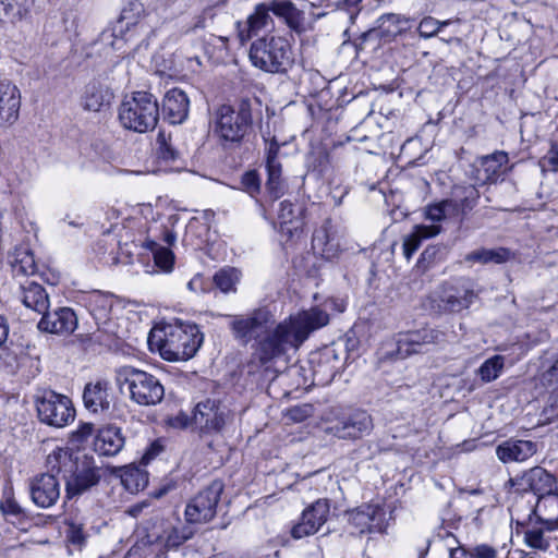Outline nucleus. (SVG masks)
I'll return each instance as SVG.
<instances>
[{
  "instance_id": "nucleus-1",
  "label": "nucleus",
  "mask_w": 558,
  "mask_h": 558,
  "mask_svg": "<svg viewBox=\"0 0 558 558\" xmlns=\"http://www.w3.org/2000/svg\"><path fill=\"white\" fill-rule=\"evenodd\" d=\"M275 315L267 307L255 308L245 315L231 317L230 328L235 339L248 343L257 341L254 352L247 362V373L272 372L277 360L281 359L289 348H299L311 332L326 326L329 315L319 307L302 311L275 326Z\"/></svg>"
},
{
  "instance_id": "nucleus-2",
  "label": "nucleus",
  "mask_w": 558,
  "mask_h": 558,
  "mask_svg": "<svg viewBox=\"0 0 558 558\" xmlns=\"http://www.w3.org/2000/svg\"><path fill=\"white\" fill-rule=\"evenodd\" d=\"M46 464L51 472L62 474L69 498L97 485L101 476L93 457L82 454L73 458L69 450L62 448L52 451Z\"/></svg>"
},
{
  "instance_id": "nucleus-3",
  "label": "nucleus",
  "mask_w": 558,
  "mask_h": 558,
  "mask_svg": "<svg viewBox=\"0 0 558 558\" xmlns=\"http://www.w3.org/2000/svg\"><path fill=\"white\" fill-rule=\"evenodd\" d=\"M203 339L195 324L180 323L154 328L149 332L148 344L167 361H186L196 354Z\"/></svg>"
},
{
  "instance_id": "nucleus-4",
  "label": "nucleus",
  "mask_w": 558,
  "mask_h": 558,
  "mask_svg": "<svg viewBox=\"0 0 558 558\" xmlns=\"http://www.w3.org/2000/svg\"><path fill=\"white\" fill-rule=\"evenodd\" d=\"M252 64L267 73L287 74L294 64L292 46L282 36H263L251 44Z\"/></svg>"
},
{
  "instance_id": "nucleus-5",
  "label": "nucleus",
  "mask_w": 558,
  "mask_h": 558,
  "mask_svg": "<svg viewBox=\"0 0 558 558\" xmlns=\"http://www.w3.org/2000/svg\"><path fill=\"white\" fill-rule=\"evenodd\" d=\"M116 383L121 392H128L130 400L141 407L157 405L165 397V387L155 375L133 366L118 368Z\"/></svg>"
},
{
  "instance_id": "nucleus-6",
  "label": "nucleus",
  "mask_w": 558,
  "mask_h": 558,
  "mask_svg": "<svg viewBox=\"0 0 558 558\" xmlns=\"http://www.w3.org/2000/svg\"><path fill=\"white\" fill-rule=\"evenodd\" d=\"M159 119L157 99L147 92H135L119 108V120L124 129L145 133L155 129Z\"/></svg>"
},
{
  "instance_id": "nucleus-7",
  "label": "nucleus",
  "mask_w": 558,
  "mask_h": 558,
  "mask_svg": "<svg viewBox=\"0 0 558 558\" xmlns=\"http://www.w3.org/2000/svg\"><path fill=\"white\" fill-rule=\"evenodd\" d=\"M252 128V109L246 101H242L236 108L221 105L215 111L214 132L225 145L241 144Z\"/></svg>"
},
{
  "instance_id": "nucleus-8",
  "label": "nucleus",
  "mask_w": 558,
  "mask_h": 558,
  "mask_svg": "<svg viewBox=\"0 0 558 558\" xmlns=\"http://www.w3.org/2000/svg\"><path fill=\"white\" fill-rule=\"evenodd\" d=\"M35 401L40 422L49 426L61 428L75 417L72 401L64 395L45 389L36 396Z\"/></svg>"
},
{
  "instance_id": "nucleus-9",
  "label": "nucleus",
  "mask_w": 558,
  "mask_h": 558,
  "mask_svg": "<svg viewBox=\"0 0 558 558\" xmlns=\"http://www.w3.org/2000/svg\"><path fill=\"white\" fill-rule=\"evenodd\" d=\"M233 420V413L228 405L217 399H206L198 402L193 412L192 421L203 435L219 434Z\"/></svg>"
},
{
  "instance_id": "nucleus-10",
  "label": "nucleus",
  "mask_w": 558,
  "mask_h": 558,
  "mask_svg": "<svg viewBox=\"0 0 558 558\" xmlns=\"http://www.w3.org/2000/svg\"><path fill=\"white\" fill-rule=\"evenodd\" d=\"M222 481L215 480L199 490L186 505L184 515L190 524H204L211 521L223 492Z\"/></svg>"
},
{
  "instance_id": "nucleus-11",
  "label": "nucleus",
  "mask_w": 558,
  "mask_h": 558,
  "mask_svg": "<svg viewBox=\"0 0 558 558\" xmlns=\"http://www.w3.org/2000/svg\"><path fill=\"white\" fill-rule=\"evenodd\" d=\"M447 341L442 330L424 327L399 333L396 341V352L391 355L396 360H403L412 354H421L429 351L430 345H440Z\"/></svg>"
},
{
  "instance_id": "nucleus-12",
  "label": "nucleus",
  "mask_w": 558,
  "mask_h": 558,
  "mask_svg": "<svg viewBox=\"0 0 558 558\" xmlns=\"http://www.w3.org/2000/svg\"><path fill=\"white\" fill-rule=\"evenodd\" d=\"M344 352L336 344L327 345L318 352L312 353L310 359L313 380L316 385L325 386L332 381L342 368Z\"/></svg>"
},
{
  "instance_id": "nucleus-13",
  "label": "nucleus",
  "mask_w": 558,
  "mask_h": 558,
  "mask_svg": "<svg viewBox=\"0 0 558 558\" xmlns=\"http://www.w3.org/2000/svg\"><path fill=\"white\" fill-rule=\"evenodd\" d=\"M475 299H477V292L470 278H458L440 287L439 300L445 311L461 312L469 308Z\"/></svg>"
},
{
  "instance_id": "nucleus-14",
  "label": "nucleus",
  "mask_w": 558,
  "mask_h": 558,
  "mask_svg": "<svg viewBox=\"0 0 558 558\" xmlns=\"http://www.w3.org/2000/svg\"><path fill=\"white\" fill-rule=\"evenodd\" d=\"M330 512L328 499H318L302 512L301 520L292 527L291 535L300 539L314 535L327 522Z\"/></svg>"
},
{
  "instance_id": "nucleus-15",
  "label": "nucleus",
  "mask_w": 558,
  "mask_h": 558,
  "mask_svg": "<svg viewBox=\"0 0 558 558\" xmlns=\"http://www.w3.org/2000/svg\"><path fill=\"white\" fill-rule=\"evenodd\" d=\"M509 482L524 493H532L534 500L556 489L555 476L542 466H534L525 471L520 477L511 478Z\"/></svg>"
},
{
  "instance_id": "nucleus-16",
  "label": "nucleus",
  "mask_w": 558,
  "mask_h": 558,
  "mask_svg": "<svg viewBox=\"0 0 558 558\" xmlns=\"http://www.w3.org/2000/svg\"><path fill=\"white\" fill-rule=\"evenodd\" d=\"M57 472L48 469L47 473L34 476L29 482L32 501L39 508H49L60 498V482Z\"/></svg>"
},
{
  "instance_id": "nucleus-17",
  "label": "nucleus",
  "mask_w": 558,
  "mask_h": 558,
  "mask_svg": "<svg viewBox=\"0 0 558 558\" xmlns=\"http://www.w3.org/2000/svg\"><path fill=\"white\" fill-rule=\"evenodd\" d=\"M41 315L37 327L43 332L69 336L77 327V316L70 307H58L53 311L48 308Z\"/></svg>"
},
{
  "instance_id": "nucleus-18",
  "label": "nucleus",
  "mask_w": 558,
  "mask_h": 558,
  "mask_svg": "<svg viewBox=\"0 0 558 558\" xmlns=\"http://www.w3.org/2000/svg\"><path fill=\"white\" fill-rule=\"evenodd\" d=\"M349 521L360 533H384L386 512L378 505H362L349 513Z\"/></svg>"
},
{
  "instance_id": "nucleus-19",
  "label": "nucleus",
  "mask_w": 558,
  "mask_h": 558,
  "mask_svg": "<svg viewBox=\"0 0 558 558\" xmlns=\"http://www.w3.org/2000/svg\"><path fill=\"white\" fill-rule=\"evenodd\" d=\"M372 429V417L365 411H355L328 427L329 433L340 439H357L369 434Z\"/></svg>"
},
{
  "instance_id": "nucleus-20",
  "label": "nucleus",
  "mask_w": 558,
  "mask_h": 558,
  "mask_svg": "<svg viewBox=\"0 0 558 558\" xmlns=\"http://www.w3.org/2000/svg\"><path fill=\"white\" fill-rule=\"evenodd\" d=\"M535 519V524H543L547 531L558 527V493L553 492L535 499V505L530 508V513Z\"/></svg>"
},
{
  "instance_id": "nucleus-21",
  "label": "nucleus",
  "mask_w": 558,
  "mask_h": 558,
  "mask_svg": "<svg viewBox=\"0 0 558 558\" xmlns=\"http://www.w3.org/2000/svg\"><path fill=\"white\" fill-rule=\"evenodd\" d=\"M312 247L315 253L319 254L327 260H331L338 256L340 252V243L330 220H326L314 231Z\"/></svg>"
},
{
  "instance_id": "nucleus-22",
  "label": "nucleus",
  "mask_w": 558,
  "mask_h": 558,
  "mask_svg": "<svg viewBox=\"0 0 558 558\" xmlns=\"http://www.w3.org/2000/svg\"><path fill=\"white\" fill-rule=\"evenodd\" d=\"M536 451V442L511 438L497 446L496 456L504 463L523 462L534 456Z\"/></svg>"
},
{
  "instance_id": "nucleus-23",
  "label": "nucleus",
  "mask_w": 558,
  "mask_h": 558,
  "mask_svg": "<svg viewBox=\"0 0 558 558\" xmlns=\"http://www.w3.org/2000/svg\"><path fill=\"white\" fill-rule=\"evenodd\" d=\"M162 110L166 119L172 124H180L186 120L190 110V99L181 88H172L163 98Z\"/></svg>"
},
{
  "instance_id": "nucleus-24",
  "label": "nucleus",
  "mask_w": 558,
  "mask_h": 558,
  "mask_svg": "<svg viewBox=\"0 0 558 558\" xmlns=\"http://www.w3.org/2000/svg\"><path fill=\"white\" fill-rule=\"evenodd\" d=\"M110 384L107 380L89 383L83 391L85 408L92 413H102L110 409Z\"/></svg>"
},
{
  "instance_id": "nucleus-25",
  "label": "nucleus",
  "mask_w": 558,
  "mask_h": 558,
  "mask_svg": "<svg viewBox=\"0 0 558 558\" xmlns=\"http://www.w3.org/2000/svg\"><path fill=\"white\" fill-rule=\"evenodd\" d=\"M113 98L110 88L100 81H90L81 96V106L86 111L99 112L104 107L109 106Z\"/></svg>"
},
{
  "instance_id": "nucleus-26",
  "label": "nucleus",
  "mask_w": 558,
  "mask_h": 558,
  "mask_svg": "<svg viewBox=\"0 0 558 558\" xmlns=\"http://www.w3.org/2000/svg\"><path fill=\"white\" fill-rule=\"evenodd\" d=\"M517 525L525 527L524 539L529 547L547 551L554 544V537L550 536L551 531H547L546 526L534 524V518L532 514H527L526 519H515Z\"/></svg>"
},
{
  "instance_id": "nucleus-27",
  "label": "nucleus",
  "mask_w": 558,
  "mask_h": 558,
  "mask_svg": "<svg viewBox=\"0 0 558 558\" xmlns=\"http://www.w3.org/2000/svg\"><path fill=\"white\" fill-rule=\"evenodd\" d=\"M269 12L268 3H260L255 7L254 12L247 17L246 22L238 23V36L242 45L272 22Z\"/></svg>"
},
{
  "instance_id": "nucleus-28",
  "label": "nucleus",
  "mask_w": 558,
  "mask_h": 558,
  "mask_svg": "<svg viewBox=\"0 0 558 558\" xmlns=\"http://www.w3.org/2000/svg\"><path fill=\"white\" fill-rule=\"evenodd\" d=\"M267 3L270 12L282 19L290 29L299 34L305 32L304 12L299 10L291 1L270 0Z\"/></svg>"
},
{
  "instance_id": "nucleus-29",
  "label": "nucleus",
  "mask_w": 558,
  "mask_h": 558,
  "mask_svg": "<svg viewBox=\"0 0 558 558\" xmlns=\"http://www.w3.org/2000/svg\"><path fill=\"white\" fill-rule=\"evenodd\" d=\"M124 447V437L121 428L109 425L101 428L94 441V449L99 456L112 457Z\"/></svg>"
},
{
  "instance_id": "nucleus-30",
  "label": "nucleus",
  "mask_w": 558,
  "mask_h": 558,
  "mask_svg": "<svg viewBox=\"0 0 558 558\" xmlns=\"http://www.w3.org/2000/svg\"><path fill=\"white\" fill-rule=\"evenodd\" d=\"M508 162V155L505 151L497 150L492 155L480 158L481 168L477 169V180L482 183H494L501 173V168Z\"/></svg>"
},
{
  "instance_id": "nucleus-31",
  "label": "nucleus",
  "mask_w": 558,
  "mask_h": 558,
  "mask_svg": "<svg viewBox=\"0 0 558 558\" xmlns=\"http://www.w3.org/2000/svg\"><path fill=\"white\" fill-rule=\"evenodd\" d=\"M541 384L548 392L544 412L550 417H558V359L541 375Z\"/></svg>"
},
{
  "instance_id": "nucleus-32",
  "label": "nucleus",
  "mask_w": 558,
  "mask_h": 558,
  "mask_svg": "<svg viewBox=\"0 0 558 558\" xmlns=\"http://www.w3.org/2000/svg\"><path fill=\"white\" fill-rule=\"evenodd\" d=\"M409 19L396 13L383 14L376 21V31L378 36L384 40H391L398 35L404 33L409 26Z\"/></svg>"
},
{
  "instance_id": "nucleus-33",
  "label": "nucleus",
  "mask_w": 558,
  "mask_h": 558,
  "mask_svg": "<svg viewBox=\"0 0 558 558\" xmlns=\"http://www.w3.org/2000/svg\"><path fill=\"white\" fill-rule=\"evenodd\" d=\"M20 299L23 304L41 314L49 308V296L43 286L36 282H28L21 287Z\"/></svg>"
},
{
  "instance_id": "nucleus-34",
  "label": "nucleus",
  "mask_w": 558,
  "mask_h": 558,
  "mask_svg": "<svg viewBox=\"0 0 558 558\" xmlns=\"http://www.w3.org/2000/svg\"><path fill=\"white\" fill-rule=\"evenodd\" d=\"M441 232L439 225L415 226L412 233L407 235L403 240L402 248L403 255L409 260L414 252L420 247L422 240L434 238Z\"/></svg>"
},
{
  "instance_id": "nucleus-35",
  "label": "nucleus",
  "mask_w": 558,
  "mask_h": 558,
  "mask_svg": "<svg viewBox=\"0 0 558 558\" xmlns=\"http://www.w3.org/2000/svg\"><path fill=\"white\" fill-rule=\"evenodd\" d=\"M35 0H0V22L15 23L26 17Z\"/></svg>"
},
{
  "instance_id": "nucleus-36",
  "label": "nucleus",
  "mask_w": 558,
  "mask_h": 558,
  "mask_svg": "<svg viewBox=\"0 0 558 558\" xmlns=\"http://www.w3.org/2000/svg\"><path fill=\"white\" fill-rule=\"evenodd\" d=\"M510 257V251L505 247L498 248H480L473 252H470L465 255L464 259L468 263H478V264H504Z\"/></svg>"
},
{
  "instance_id": "nucleus-37",
  "label": "nucleus",
  "mask_w": 558,
  "mask_h": 558,
  "mask_svg": "<svg viewBox=\"0 0 558 558\" xmlns=\"http://www.w3.org/2000/svg\"><path fill=\"white\" fill-rule=\"evenodd\" d=\"M505 367V357L502 355H494L487 359L477 369V375L483 383H492L496 380L502 373Z\"/></svg>"
},
{
  "instance_id": "nucleus-38",
  "label": "nucleus",
  "mask_w": 558,
  "mask_h": 558,
  "mask_svg": "<svg viewBox=\"0 0 558 558\" xmlns=\"http://www.w3.org/2000/svg\"><path fill=\"white\" fill-rule=\"evenodd\" d=\"M268 179L266 182V189L269 195L274 199L280 198L286 192V183L282 179L281 165L266 166Z\"/></svg>"
},
{
  "instance_id": "nucleus-39",
  "label": "nucleus",
  "mask_w": 558,
  "mask_h": 558,
  "mask_svg": "<svg viewBox=\"0 0 558 558\" xmlns=\"http://www.w3.org/2000/svg\"><path fill=\"white\" fill-rule=\"evenodd\" d=\"M453 195L459 201V206L462 209V216H465L477 204L480 193L473 185L457 186L453 190Z\"/></svg>"
},
{
  "instance_id": "nucleus-40",
  "label": "nucleus",
  "mask_w": 558,
  "mask_h": 558,
  "mask_svg": "<svg viewBox=\"0 0 558 558\" xmlns=\"http://www.w3.org/2000/svg\"><path fill=\"white\" fill-rule=\"evenodd\" d=\"M121 482L129 492L135 493L146 487L147 475L138 468H130L123 471Z\"/></svg>"
},
{
  "instance_id": "nucleus-41",
  "label": "nucleus",
  "mask_w": 558,
  "mask_h": 558,
  "mask_svg": "<svg viewBox=\"0 0 558 558\" xmlns=\"http://www.w3.org/2000/svg\"><path fill=\"white\" fill-rule=\"evenodd\" d=\"M240 279V271L235 268H222L214 276L215 286L222 291L228 293L235 290V284Z\"/></svg>"
},
{
  "instance_id": "nucleus-42",
  "label": "nucleus",
  "mask_w": 558,
  "mask_h": 558,
  "mask_svg": "<svg viewBox=\"0 0 558 558\" xmlns=\"http://www.w3.org/2000/svg\"><path fill=\"white\" fill-rule=\"evenodd\" d=\"M147 247H149L154 255L155 265L160 268L161 270L168 272L171 271L173 268L174 263V254L172 251L168 247L160 246L159 244L155 242H149L147 244Z\"/></svg>"
},
{
  "instance_id": "nucleus-43",
  "label": "nucleus",
  "mask_w": 558,
  "mask_h": 558,
  "mask_svg": "<svg viewBox=\"0 0 558 558\" xmlns=\"http://www.w3.org/2000/svg\"><path fill=\"white\" fill-rule=\"evenodd\" d=\"M145 8L138 0H129L121 11L119 22H126V26L136 25L144 16Z\"/></svg>"
},
{
  "instance_id": "nucleus-44",
  "label": "nucleus",
  "mask_w": 558,
  "mask_h": 558,
  "mask_svg": "<svg viewBox=\"0 0 558 558\" xmlns=\"http://www.w3.org/2000/svg\"><path fill=\"white\" fill-rule=\"evenodd\" d=\"M158 156L166 162L175 161L180 158L181 153L173 146L172 137L169 134L168 136L165 132H159L157 136Z\"/></svg>"
},
{
  "instance_id": "nucleus-45",
  "label": "nucleus",
  "mask_w": 558,
  "mask_h": 558,
  "mask_svg": "<svg viewBox=\"0 0 558 558\" xmlns=\"http://www.w3.org/2000/svg\"><path fill=\"white\" fill-rule=\"evenodd\" d=\"M0 509L4 515L21 517L24 514L22 507L14 498L12 487H5L3 490V499L0 502Z\"/></svg>"
},
{
  "instance_id": "nucleus-46",
  "label": "nucleus",
  "mask_w": 558,
  "mask_h": 558,
  "mask_svg": "<svg viewBox=\"0 0 558 558\" xmlns=\"http://www.w3.org/2000/svg\"><path fill=\"white\" fill-rule=\"evenodd\" d=\"M450 21H438L433 16H425L418 24L417 32L423 38H430L438 34L441 27L449 25Z\"/></svg>"
},
{
  "instance_id": "nucleus-47",
  "label": "nucleus",
  "mask_w": 558,
  "mask_h": 558,
  "mask_svg": "<svg viewBox=\"0 0 558 558\" xmlns=\"http://www.w3.org/2000/svg\"><path fill=\"white\" fill-rule=\"evenodd\" d=\"M90 305H94L92 312L99 318H106L109 311L111 310V300L104 294L94 293L90 296Z\"/></svg>"
},
{
  "instance_id": "nucleus-48",
  "label": "nucleus",
  "mask_w": 558,
  "mask_h": 558,
  "mask_svg": "<svg viewBox=\"0 0 558 558\" xmlns=\"http://www.w3.org/2000/svg\"><path fill=\"white\" fill-rule=\"evenodd\" d=\"M241 184L243 191L254 196L260 191V179L255 170L246 171L241 178Z\"/></svg>"
},
{
  "instance_id": "nucleus-49",
  "label": "nucleus",
  "mask_w": 558,
  "mask_h": 558,
  "mask_svg": "<svg viewBox=\"0 0 558 558\" xmlns=\"http://www.w3.org/2000/svg\"><path fill=\"white\" fill-rule=\"evenodd\" d=\"M193 536V531L189 526L173 527L167 537V544L178 547Z\"/></svg>"
},
{
  "instance_id": "nucleus-50",
  "label": "nucleus",
  "mask_w": 558,
  "mask_h": 558,
  "mask_svg": "<svg viewBox=\"0 0 558 558\" xmlns=\"http://www.w3.org/2000/svg\"><path fill=\"white\" fill-rule=\"evenodd\" d=\"M425 218L433 222H439L446 219L447 215L442 201L427 205L425 207Z\"/></svg>"
},
{
  "instance_id": "nucleus-51",
  "label": "nucleus",
  "mask_w": 558,
  "mask_h": 558,
  "mask_svg": "<svg viewBox=\"0 0 558 558\" xmlns=\"http://www.w3.org/2000/svg\"><path fill=\"white\" fill-rule=\"evenodd\" d=\"M278 218L281 225L292 223L296 218L294 205L288 201L281 202L278 210Z\"/></svg>"
},
{
  "instance_id": "nucleus-52",
  "label": "nucleus",
  "mask_w": 558,
  "mask_h": 558,
  "mask_svg": "<svg viewBox=\"0 0 558 558\" xmlns=\"http://www.w3.org/2000/svg\"><path fill=\"white\" fill-rule=\"evenodd\" d=\"M19 271L25 275H33L36 271V264L32 253L24 252L23 256L16 259Z\"/></svg>"
},
{
  "instance_id": "nucleus-53",
  "label": "nucleus",
  "mask_w": 558,
  "mask_h": 558,
  "mask_svg": "<svg viewBox=\"0 0 558 558\" xmlns=\"http://www.w3.org/2000/svg\"><path fill=\"white\" fill-rule=\"evenodd\" d=\"M66 538L72 544L82 545L85 541V535L82 525L71 522L68 525Z\"/></svg>"
},
{
  "instance_id": "nucleus-54",
  "label": "nucleus",
  "mask_w": 558,
  "mask_h": 558,
  "mask_svg": "<svg viewBox=\"0 0 558 558\" xmlns=\"http://www.w3.org/2000/svg\"><path fill=\"white\" fill-rule=\"evenodd\" d=\"M279 149L280 145L278 144L277 140L272 137L268 142V146L266 148V166L281 165L278 159Z\"/></svg>"
},
{
  "instance_id": "nucleus-55",
  "label": "nucleus",
  "mask_w": 558,
  "mask_h": 558,
  "mask_svg": "<svg viewBox=\"0 0 558 558\" xmlns=\"http://www.w3.org/2000/svg\"><path fill=\"white\" fill-rule=\"evenodd\" d=\"M442 203H444V207L446 209L447 218L460 217V216L463 217L462 209L459 206V201H457V198L454 197L453 194H452L451 198L444 199Z\"/></svg>"
},
{
  "instance_id": "nucleus-56",
  "label": "nucleus",
  "mask_w": 558,
  "mask_h": 558,
  "mask_svg": "<svg viewBox=\"0 0 558 558\" xmlns=\"http://www.w3.org/2000/svg\"><path fill=\"white\" fill-rule=\"evenodd\" d=\"M94 425L90 423L82 424L76 430L72 433V440L76 442L84 441L93 434Z\"/></svg>"
},
{
  "instance_id": "nucleus-57",
  "label": "nucleus",
  "mask_w": 558,
  "mask_h": 558,
  "mask_svg": "<svg viewBox=\"0 0 558 558\" xmlns=\"http://www.w3.org/2000/svg\"><path fill=\"white\" fill-rule=\"evenodd\" d=\"M553 170L558 171V144H551V147L545 157Z\"/></svg>"
},
{
  "instance_id": "nucleus-58",
  "label": "nucleus",
  "mask_w": 558,
  "mask_h": 558,
  "mask_svg": "<svg viewBox=\"0 0 558 558\" xmlns=\"http://www.w3.org/2000/svg\"><path fill=\"white\" fill-rule=\"evenodd\" d=\"M170 422L173 427L185 428L191 423V418L187 414L181 412L172 417Z\"/></svg>"
},
{
  "instance_id": "nucleus-59",
  "label": "nucleus",
  "mask_w": 558,
  "mask_h": 558,
  "mask_svg": "<svg viewBox=\"0 0 558 558\" xmlns=\"http://www.w3.org/2000/svg\"><path fill=\"white\" fill-rule=\"evenodd\" d=\"M311 408L305 405L304 408L295 407L291 409L290 414L294 421H302L310 415Z\"/></svg>"
},
{
  "instance_id": "nucleus-60",
  "label": "nucleus",
  "mask_w": 558,
  "mask_h": 558,
  "mask_svg": "<svg viewBox=\"0 0 558 558\" xmlns=\"http://www.w3.org/2000/svg\"><path fill=\"white\" fill-rule=\"evenodd\" d=\"M475 551L478 558H496V550L487 545L477 546Z\"/></svg>"
},
{
  "instance_id": "nucleus-61",
  "label": "nucleus",
  "mask_w": 558,
  "mask_h": 558,
  "mask_svg": "<svg viewBox=\"0 0 558 558\" xmlns=\"http://www.w3.org/2000/svg\"><path fill=\"white\" fill-rule=\"evenodd\" d=\"M9 336V325L7 318L0 315V347L7 341Z\"/></svg>"
},
{
  "instance_id": "nucleus-62",
  "label": "nucleus",
  "mask_w": 558,
  "mask_h": 558,
  "mask_svg": "<svg viewBox=\"0 0 558 558\" xmlns=\"http://www.w3.org/2000/svg\"><path fill=\"white\" fill-rule=\"evenodd\" d=\"M437 536L446 541L449 548L452 547L454 543H457L454 535L449 531L442 530L437 534Z\"/></svg>"
},
{
  "instance_id": "nucleus-63",
  "label": "nucleus",
  "mask_w": 558,
  "mask_h": 558,
  "mask_svg": "<svg viewBox=\"0 0 558 558\" xmlns=\"http://www.w3.org/2000/svg\"><path fill=\"white\" fill-rule=\"evenodd\" d=\"M355 340H352V339H347V342L344 345H342L341 343H335L337 347H341L343 352H344V360L347 359V353L348 351L352 350L355 345Z\"/></svg>"
},
{
  "instance_id": "nucleus-64",
  "label": "nucleus",
  "mask_w": 558,
  "mask_h": 558,
  "mask_svg": "<svg viewBox=\"0 0 558 558\" xmlns=\"http://www.w3.org/2000/svg\"><path fill=\"white\" fill-rule=\"evenodd\" d=\"M449 553H450V558H464V556H465V551L463 549H459V548L450 547Z\"/></svg>"
}]
</instances>
